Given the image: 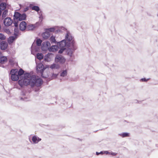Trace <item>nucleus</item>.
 <instances>
[{"label": "nucleus", "mask_w": 158, "mask_h": 158, "mask_svg": "<svg viewBox=\"0 0 158 158\" xmlns=\"http://www.w3.org/2000/svg\"><path fill=\"white\" fill-rule=\"evenodd\" d=\"M24 71L20 69L19 71L17 69H12L10 72L11 79L14 81H17L19 79V84L21 87H23L30 85L33 86H40L42 83V81L38 77L32 75L29 73H26L23 74Z\"/></svg>", "instance_id": "f257e3e1"}, {"label": "nucleus", "mask_w": 158, "mask_h": 158, "mask_svg": "<svg viewBox=\"0 0 158 158\" xmlns=\"http://www.w3.org/2000/svg\"><path fill=\"white\" fill-rule=\"evenodd\" d=\"M50 33L46 29L45 30V32L42 34L43 37L46 39H48L50 37Z\"/></svg>", "instance_id": "f3484780"}, {"label": "nucleus", "mask_w": 158, "mask_h": 158, "mask_svg": "<svg viewBox=\"0 0 158 158\" xmlns=\"http://www.w3.org/2000/svg\"><path fill=\"white\" fill-rule=\"evenodd\" d=\"M1 29V25H0V30Z\"/></svg>", "instance_id": "37998d69"}, {"label": "nucleus", "mask_w": 158, "mask_h": 158, "mask_svg": "<svg viewBox=\"0 0 158 158\" xmlns=\"http://www.w3.org/2000/svg\"><path fill=\"white\" fill-rule=\"evenodd\" d=\"M60 50L59 51V53H62L64 51V50H66V48H60Z\"/></svg>", "instance_id": "473e14b6"}, {"label": "nucleus", "mask_w": 158, "mask_h": 158, "mask_svg": "<svg viewBox=\"0 0 158 158\" xmlns=\"http://www.w3.org/2000/svg\"><path fill=\"white\" fill-rule=\"evenodd\" d=\"M1 54V52H0V54Z\"/></svg>", "instance_id": "a18cd8bd"}, {"label": "nucleus", "mask_w": 158, "mask_h": 158, "mask_svg": "<svg viewBox=\"0 0 158 158\" xmlns=\"http://www.w3.org/2000/svg\"><path fill=\"white\" fill-rule=\"evenodd\" d=\"M57 44L59 48H65V46L67 47V42L65 40H63L60 42H57Z\"/></svg>", "instance_id": "9d476101"}, {"label": "nucleus", "mask_w": 158, "mask_h": 158, "mask_svg": "<svg viewBox=\"0 0 158 158\" xmlns=\"http://www.w3.org/2000/svg\"><path fill=\"white\" fill-rule=\"evenodd\" d=\"M12 23V20L10 18H6L4 21V23L5 26H8Z\"/></svg>", "instance_id": "ddd939ff"}, {"label": "nucleus", "mask_w": 158, "mask_h": 158, "mask_svg": "<svg viewBox=\"0 0 158 158\" xmlns=\"http://www.w3.org/2000/svg\"><path fill=\"white\" fill-rule=\"evenodd\" d=\"M7 13H8V11L6 10L4 11L2 13V17L3 18H5L6 17Z\"/></svg>", "instance_id": "c756f323"}, {"label": "nucleus", "mask_w": 158, "mask_h": 158, "mask_svg": "<svg viewBox=\"0 0 158 158\" xmlns=\"http://www.w3.org/2000/svg\"><path fill=\"white\" fill-rule=\"evenodd\" d=\"M46 30L49 32H53L55 31L56 33H58L60 32H62V30H66V28L64 27H54L49 28L46 29Z\"/></svg>", "instance_id": "20e7f679"}, {"label": "nucleus", "mask_w": 158, "mask_h": 158, "mask_svg": "<svg viewBox=\"0 0 158 158\" xmlns=\"http://www.w3.org/2000/svg\"><path fill=\"white\" fill-rule=\"evenodd\" d=\"M5 31L8 34H10V31L9 29H6Z\"/></svg>", "instance_id": "58836bf2"}, {"label": "nucleus", "mask_w": 158, "mask_h": 158, "mask_svg": "<svg viewBox=\"0 0 158 158\" xmlns=\"http://www.w3.org/2000/svg\"><path fill=\"white\" fill-rule=\"evenodd\" d=\"M36 69L38 73H41L44 70L45 68H44V65L41 63H40L37 64Z\"/></svg>", "instance_id": "9b49d317"}, {"label": "nucleus", "mask_w": 158, "mask_h": 158, "mask_svg": "<svg viewBox=\"0 0 158 158\" xmlns=\"http://www.w3.org/2000/svg\"><path fill=\"white\" fill-rule=\"evenodd\" d=\"M2 10L0 9V16H1V15Z\"/></svg>", "instance_id": "a19ab883"}, {"label": "nucleus", "mask_w": 158, "mask_h": 158, "mask_svg": "<svg viewBox=\"0 0 158 158\" xmlns=\"http://www.w3.org/2000/svg\"><path fill=\"white\" fill-rule=\"evenodd\" d=\"M36 57L37 59L40 60L43 58L44 56L42 53H38L37 54Z\"/></svg>", "instance_id": "a878e982"}, {"label": "nucleus", "mask_w": 158, "mask_h": 158, "mask_svg": "<svg viewBox=\"0 0 158 158\" xmlns=\"http://www.w3.org/2000/svg\"><path fill=\"white\" fill-rule=\"evenodd\" d=\"M26 27L27 24L25 21H22L19 24V28L21 31L24 30Z\"/></svg>", "instance_id": "4468645a"}, {"label": "nucleus", "mask_w": 158, "mask_h": 158, "mask_svg": "<svg viewBox=\"0 0 158 158\" xmlns=\"http://www.w3.org/2000/svg\"><path fill=\"white\" fill-rule=\"evenodd\" d=\"M31 143L33 144H37L41 140V139L36 135H34L32 137Z\"/></svg>", "instance_id": "1a4fd4ad"}, {"label": "nucleus", "mask_w": 158, "mask_h": 158, "mask_svg": "<svg viewBox=\"0 0 158 158\" xmlns=\"http://www.w3.org/2000/svg\"><path fill=\"white\" fill-rule=\"evenodd\" d=\"M28 10V8L27 7H26L25 9L24 10L25 11H26Z\"/></svg>", "instance_id": "ea45409f"}, {"label": "nucleus", "mask_w": 158, "mask_h": 158, "mask_svg": "<svg viewBox=\"0 0 158 158\" xmlns=\"http://www.w3.org/2000/svg\"><path fill=\"white\" fill-rule=\"evenodd\" d=\"M63 30L66 31V33L65 36V39L64 40L67 42V45H71L72 46L73 45V44H75L74 37L72 36L70 32L68 31L66 29V30Z\"/></svg>", "instance_id": "7ed1b4c3"}, {"label": "nucleus", "mask_w": 158, "mask_h": 158, "mask_svg": "<svg viewBox=\"0 0 158 158\" xmlns=\"http://www.w3.org/2000/svg\"><path fill=\"white\" fill-rule=\"evenodd\" d=\"M16 30H17L16 29H15V31H16Z\"/></svg>", "instance_id": "79ce46f5"}, {"label": "nucleus", "mask_w": 158, "mask_h": 158, "mask_svg": "<svg viewBox=\"0 0 158 158\" xmlns=\"http://www.w3.org/2000/svg\"><path fill=\"white\" fill-rule=\"evenodd\" d=\"M7 61V58L6 56H2L0 57V63L2 64L4 63Z\"/></svg>", "instance_id": "aec40b11"}, {"label": "nucleus", "mask_w": 158, "mask_h": 158, "mask_svg": "<svg viewBox=\"0 0 158 158\" xmlns=\"http://www.w3.org/2000/svg\"><path fill=\"white\" fill-rule=\"evenodd\" d=\"M55 60L56 62L61 63H64L66 60L65 58L60 55H57L55 58Z\"/></svg>", "instance_id": "6e6552de"}, {"label": "nucleus", "mask_w": 158, "mask_h": 158, "mask_svg": "<svg viewBox=\"0 0 158 158\" xmlns=\"http://www.w3.org/2000/svg\"><path fill=\"white\" fill-rule=\"evenodd\" d=\"M148 79H146L145 78H142L141 79V81H142L143 82V81H148Z\"/></svg>", "instance_id": "4c0bfd02"}, {"label": "nucleus", "mask_w": 158, "mask_h": 158, "mask_svg": "<svg viewBox=\"0 0 158 158\" xmlns=\"http://www.w3.org/2000/svg\"><path fill=\"white\" fill-rule=\"evenodd\" d=\"M51 46L50 42L48 41L44 42L42 44L41 48L43 51L49 50Z\"/></svg>", "instance_id": "423d86ee"}, {"label": "nucleus", "mask_w": 158, "mask_h": 158, "mask_svg": "<svg viewBox=\"0 0 158 158\" xmlns=\"http://www.w3.org/2000/svg\"><path fill=\"white\" fill-rule=\"evenodd\" d=\"M15 19L19 21L24 20L26 19V15L25 14H20L18 12H16L14 15Z\"/></svg>", "instance_id": "39448f33"}, {"label": "nucleus", "mask_w": 158, "mask_h": 158, "mask_svg": "<svg viewBox=\"0 0 158 158\" xmlns=\"http://www.w3.org/2000/svg\"><path fill=\"white\" fill-rule=\"evenodd\" d=\"M16 39V37L14 36H11L9 37L8 39V42L9 44L12 43Z\"/></svg>", "instance_id": "4be33fe9"}, {"label": "nucleus", "mask_w": 158, "mask_h": 158, "mask_svg": "<svg viewBox=\"0 0 158 158\" xmlns=\"http://www.w3.org/2000/svg\"><path fill=\"white\" fill-rule=\"evenodd\" d=\"M42 42V40L40 39H37L36 41V43L38 46H40L41 45Z\"/></svg>", "instance_id": "bb28decb"}, {"label": "nucleus", "mask_w": 158, "mask_h": 158, "mask_svg": "<svg viewBox=\"0 0 158 158\" xmlns=\"http://www.w3.org/2000/svg\"><path fill=\"white\" fill-rule=\"evenodd\" d=\"M7 44L5 42L2 41L1 42L0 44V46L1 49L2 50H4L6 49L7 47Z\"/></svg>", "instance_id": "a211bd4d"}, {"label": "nucleus", "mask_w": 158, "mask_h": 158, "mask_svg": "<svg viewBox=\"0 0 158 158\" xmlns=\"http://www.w3.org/2000/svg\"><path fill=\"white\" fill-rule=\"evenodd\" d=\"M117 153L116 152H113L112 151H110V155L113 156H115L117 155Z\"/></svg>", "instance_id": "f704fd0d"}, {"label": "nucleus", "mask_w": 158, "mask_h": 158, "mask_svg": "<svg viewBox=\"0 0 158 158\" xmlns=\"http://www.w3.org/2000/svg\"><path fill=\"white\" fill-rule=\"evenodd\" d=\"M119 135L122 137L124 138L125 137H129L130 134L129 133L125 132L119 134Z\"/></svg>", "instance_id": "412c9836"}, {"label": "nucleus", "mask_w": 158, "mask_h": 158, "mask_svg": "<svg viewBox=\"0 0 158 158\" xmlns=\"http://www.w3.org/2000/svg\"><path fill=\"white\" fill-rule=\"evenodd\" d=\"M50 40L51 42L52 43H56V41L55 39V37L53 35H52L50 38Z\"/></svg>", "instance_id": "393cba45"}, {"label": "nucleus", "mask_w": 158, "mask_h": 158, "mask_svg": "<svg viewBox=\"0 0 158 158\" xmlns=\"http://www.w3.org/2000/svg\"><path fill=\"white\" fill-rule=\"evenodd\" d=\"M38 23H36V24H30L28 25L27 27V29L28 30H33L36 27L38 26H39L37 25Z\"/></svg>", "instance_id": "dca6fc26"}, {"label": "nucleus", "mask_w": 158, "mask_h": 158, "mask_svg": "<svg viewBox=\"0 0 158 158\" xmlns=\"http://www.w3.org/2000/svg\"><path fill=\"white\" fill-rule=\"evenodd\" d=\"M32 50H31V53L33 55H35V51H38L39 50V48L38 47H36L35 48V47L34 45H32L31 47Z\"/></svg>", "instance_id": "6ab92c4d"}, {"label": "nucleus", "mask_w": 158, "mask_h": 158, "mask_svg": "<svg viewBox=\"0 0 158 158\" xmlns=\"http://www.w3.org/2000/svg\"><path fill=\"white\" fill-rule=\"evenodd\" d=\"M58 46L57 45H53L50 47L48 50L50 52H55L58 50Z\"/></svg>", "instance_id": "2eb2a0df"}, {"label": "nucleus", "mask_w": 158, "mask_h": 158, "mask_svg": "<svg viewBox=\"0 0 158 158\" xmlns=\"http://www.w3.org/2000/svg\"><path fill=\"white\" fill-rule=\"evenodd\" d=\"M96 154L97 155H98L99 154H101L102 155H103V154H104L103 151H101V152H96Z\"/></svg>", "instance_id": "e433bc0d"}, {"label": "nucleus", "mask_w": 158, "mask_h": 158, "mask_svg": "<svg viewBox=\"0 0 158 158\" xmlns=\"http://www.w3.org/2000/svg\"><path fill=\"white\" fill-rule=\"evenodd\" d=\"M15 26H16L17 25H16V24H15Z\"/></svg>", "instance_id": "c03bdc74"}, {"label": "nucleus", "mask_w": 158, "mask_h": 158, "mask_svg": "<svg viewBox=\"0 0 158 158\" xmlns=\"http://www.w3.org/2000/svg\"><path fill=\"white\" fill-rule=\"evenodd\" d=\"M110 151H103L104 154H105L106 155H110Z\"/></svg>", "instance_id": "c9c22d12"}, {"label": "nucleus", "mask_w": 158, "mask_h": 158, "mask_svg": "<svg viewBox=\"0 0 158 158\" xmlns=\"http://www.w3.org/2000/svg\"><path fill=\"white\" fill-rule=\"evenodd\" d=\"M58 75V74L53 73L51 77L52 79L56 78L57 77Z\"/></svg>", "instance_id": "72a5a7b5"}, {"label": "nucleus", "mask_w": 158, "mask_h": 158, "mask_svg": "<svg viewBox=\"0 0 158 158\" xmlns=\"http://www.w3.org/2000/svg\"><path fill=\"white\" fill-rule=\"evenodd\" d=\"M54 55L53 54L48 53L44 57L45 60L47 61H49L54 58Z\"/></svg>", "instance_id": "f8f14e48"}, {"label": "nucleus", "mask_w": 158, "mask_h": 158, "mask_svg": "<svg viewBox=\"0 0 158 158\" xmlns=\"http://www.w3.org/2000/svg\"><path fill=\"white\" fill-rule=\"evenodd\" d=\"M32 10H35L37 12L40 10L38 6H34L32 8Z\"/></svg>", "instance_id": "cd10ccee"}, {"label": "nucleus", "mask_w": 158, "mask_h": 158, "mask_svg": "<svg viewBox=\"0 0 158 158\" xmlns=\"http://www.w3.org/2000/svg\"><path fill=\"white\" fill-rule=\"evenodd\" d=\"M6 6L5 3H2L0 5V9L3 10L5 9Z\"/></svg>", "instance_id": "b1692460"}, {"label": "nucleus", "mask_w": 158, "mask_h": 158, "mask_svg": "<svg viewBox=\"0 0 158 158\" xmlns=\"http://www.w3.org/2000/svg\"><path fill=\"white\" fill-rule=\"evenodd\" d=\"M40 19L39 21V22L38 23H37L38 24L40 23H40H41L42 21H43V16L42 15H40L39 17Z\"/></svg>", "instance_id": "7c9ffc66"}, {"label": "nucleus", "mask_w": 158, "mask_h": 158, "mask_svg": "<svg viewBox=\"0 0 158 158\" xmlns=\"http://www.w3.org/2000/svg\"><path fill=\"white\" fill-rule=\"evenodd\" d=\"M6 39V36L0 33V39L3 40Z\"/></svg>", "instance_id": "c85d7f7f"}, {"label": "nucleus", "mask_w": 158, "mask_h": 158, "mask_svg": "<svg viewBox=\"0 0 158 158\" xmlns=\"http://www.w3.org/2000/svg\"><path fill=\"white\" fill-rule=\"evenodd\" d=\"M50 68L52 69H55V68H58L57 65H56L55 64H53L51 66Z\"/></svg>", "instance_id": "2f4dec72"}, {"label": "nucleus", "mask_w": 158, "mask_h": 158, "mask_svg": "<svg viewBox=\"0 0 158 158\" xmlns=\"http://www.w3.org/2000/svg\"><path fill=\"white\" fill-rule=\"evenodd\" d=\"M67 48L66 49V53L70 58L69 59V61H72L74 58V55L73 53L76 49V47L75 44L67 45Z\"/></svg>", "instance_id": "f03ea898"}, {"label": "nucleus", "mask_w": 158, "mask_h": 158, "mask_svg": "<svg viewBox=\"0 0 158 158\" xmlns=\"http://www.w3.org/2000/svg\"><path fill=\"white\" fill-rule=\"evenodd\" d=\"M67 73V70H63L60 73V76L62 77H64L66 76Z\"/></svg>", "instance_id": "5701e85b"}, {"label": "nucleus", "mask_w": 158, "mask_h": 158, "mask_svg": "<svg viewBox=\"0 0 158 158\" xmlns=\"http://www.w3.org/2000/svg\"><path fill=\"white\" fill-rule=\"evenodd\" d=\"M47 68H45L44 70L43 71L42 73H41L42 76L43 77L45 78H46L49 76L50 72L48 68L49 67V66H47Z\"/></svg>", "instance_id": "0eeeda50"}]
</instances>
